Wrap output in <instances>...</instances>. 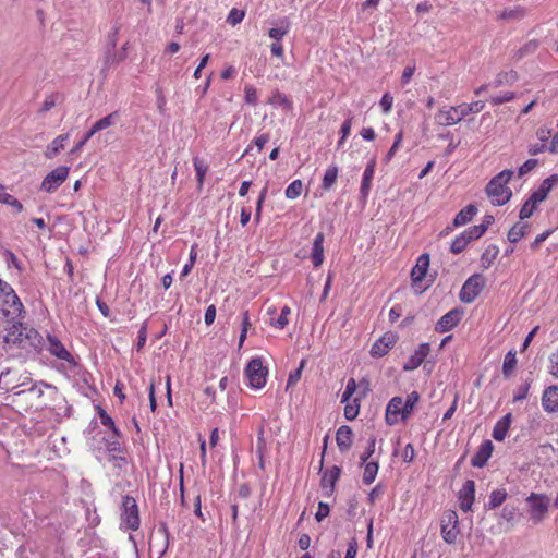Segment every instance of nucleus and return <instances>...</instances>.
<instances>
[{
  "label": "nucleus",
  "instance_id": "obj_1",
  "mask_svg": "<svg viewBox=\"0 0 558 558\" xmlns=\"http://www.w3.org/2000/svg\"><path fill=\"white\" fill-rule=\"evenodd\" d=\"M24 307L13 288L0 280V336L5 343L22 345L37 332L23 325Z\"/></svg>",
  "mask_w": 558,
  "mask_h": 558
},
{
  "label": "nucleus",
  "instance_id": "obj_2",
  "mask_svg": "<svg viewBox=\"0 0 558 558\" xmlns=\"http://www.w3.org/2000/svg\"><path fill=\"white\" fill-rule=\"evenodd\" d=\"M512 174L513 171L504 170L495 175L486 185L485 191L493 205L501 206L511 198L512 192L507 186V183L511 179Z\"/></svg>",
  "mask_w": 558,
  "mask_h": 558
},
{
  "label": "nucleus",
  "instance_id": "obj_3",
  "mask_svg": "<svg viewBox=\"0 0 558 558\" xmlns=\"http://www.w3.org/2000/svg\"><path fill=\"white\" fill-rule=\"evenodd\" d=\"M526 502L530 505L529 513L531 520L535 524L542 522L548 511L549 498L546 495L532 493L526 498Z\"/></svg>",
  "mask_w": 558,
  "mask_h": 558
},
{
  "label": "nucleus",
  "instance_id": "obj_4",
  "mask_svg": "<svg viewBox=\"0 0 558 558\" xmlns=\"http://www.w3.org/2000/svg\"><path fill=\"white\" fill-rule=\"evenodd\" d=\"M485 287V278L480 275L475 274L471 276L463 284L461 291H460V300L463 303H472L481 293V291Z\"/></svg>",
  "mask_w": 558,
  "mask_h": 558
},
{
  "label": "nucleus",
  "instance_id": "obj_5",
  "mask_svg": "<svg viewBox=\"0 0 558 558\" xmlns=\"http://www.w3.org/2000/svg\"><path fill=\"white\" fill-rule=\"evenodd\" d=\"M268 371L263 366L260 359H253L245 368V376L252 388L259 389L265 386Z\"/></svg>",
  "mask_w": 558,
  "mask_h": 558
},
{
  "label": "nucleus",
  "instance_id": "obj_6",
  "mask_svg": "<svg viewBox=\"0 0 558 558\" xmlns=\"http://www.w3.org/2000/svg\"><path fill=\"white\" fill-rule=\"evenodd\" d=\"M458 514L453 510H448L441 519V535L446 543L454 544L459 534Z\"/></svg>",
  "mask_w": 558,
  "mask_h": 558
},
{
  "label": "nucleus",
  "instance_id": "obj_7",
  "mask_svg": "<svg viewBox=\"0 0 558 558\" xmlns=\"http://www.w3.org/2000/svg\"><path fill=\"white\" fill-rule=\"evenodd\" d=\"M70 168L65 166L58 167L50 171L43 180L40 190L47 193H53L66 180Z\"/></svg>",
  "mask_w": 558,
  "mask_h": 558
},
{
  "label": "nucleus",
  "instance_id": "obj_8",
  "mask_svg": "<svg viewBox=\"0 0 558 558\" xmlns=\"http://www.w3.org/2000/svg\"><path fill=\"white\" fill-rule=\"evenodd\" d=\"M123 522L130 530H137L140 526V515L136 501L133 497L125 496L122 502Z\"/></svg>",
  "mask_w": 558,
  "mask_h": 558
},
{
  "label": "nucleus",
  "instance_id": "obj_9",
  "mask_svg": "<svg viewBox=\"0 0 558 558\" xmlns=\"http://www.w3.org/2000/svg\"><path fill=\"white\" fill-rule=\"evenodd\" d=\"M399 421H403V399L393 397L386 409V422L388 425H395Z\"/></svg>",
  "mask_w": 558,
  "mask_h": 558
},
{
  "label": "nucleus",
  "instance_id": "obj_10",
  "mask_svg": "<svg viewBox=\"0 0 558 558\" xmlns=\"http://www.w3.org/2000/svg\"><path fill=\"white\" fill-rule=\"evenodd\" d=\"M475 499V483L472 480L464 482L462 488L459 490L460 509L464 512L471 510Z\"/></svg>",
  "mask_w": 558,
  "mask_h": 558
},
{
  "label": "nucleus",
  "instance_id": "obj_11",
  "mask_svg": "<svg viewBox=\"0 0 558 558\" xmlns=\"http://www.w3.org/2000/svg\"><path fill=\"white\" fill-rule=\"evenodd\" d=\"M461 120L458 106L444 107L435 116V122L439 125H453Z\"/></svg>",
  "mask_w": 558,
  "mask_h": 558
},
{
  "label": "nucleus",
  "instance_id": "obj_12",
  "mask_svg": "<svg viewBox=\"0 0 558 558\" xmlns=\"http://www.w3.org/2000/svg\"><path fill=\"white\" fill-rule=\"evenodd\" d=\"M397 336L392 332H386L381 338H379L372 347L371 354L373 356H384L388 353L389 349H391L397 342Z\"/></svg>",
  "mask_w": 558,
  "mask_h": 558
},
{
  "label": "nucleus",
  "instance_id": "obj_13",
  "mask_svg": "<svg viewBox=\"0 0 558 558\" xmlns=\"http://www.w3.org/2000/svg\"><path fill=\"white\" fill-rule=\"evenodd\" d=\"M558 184V174H553L545 179L541 186L532 193L531 201L533 204H538L547 198L548 193L551 189Z\"/></svg>",
  "mask_w": 558,
  "mask_h": 558
},
{
  "label": "nucleus",
  "instance_id": "obj_14",
  "mask_svg": "<svg viewBox=\"0 0 558 558\" xmlns=\"http://www.w3.org/2000/svg\"><path fill=\"white\" fill-rule=\"evenodd\" d=\"M542 405L548 413L558 412V386H549L542 396Z\"/></svg>",
  "mask_w": 558,
  "mask_h": 558
},
{
  "label": "nucleus",
  "instance_id": "obj_15",
  "mask_svg": "<svg viewBox=\"0 0 558 558\" xmlns=\"http://www.w3.org/2000/svg\"><path fill=\"white\" fill-rule=\"evenodd\" d=\"M461 315L462 313L457 308L449 311L438 320L436 324V330L438 332H446L450 330L460 322Z\"/></svg>",
  "mask_w": 558,
  "mask_h": 558
},
{
  "label": "nucleus",
  "instance_id": "obj_16",
  "mask_svg": "<svg viewBox=\"0 0 558 558\" xmlns=\"http://www.w3.org/2000/svg\"><path fill=\"white\" fill-rule=\"evenodd\" d=\"M494 446L490 440H485L471 460L475 468H483L493 453Z\"/></svg>",
  "mask_w": 558,
  "mask_h": 558
},
{
  "label": "nucleus",
  "instance_id": "obj_17",
  "mask_svg": "<svg viewBox=\"0 0 558 558\" xmlns=\"http://www.w3.org/2000/svg\"><path fill=\"white\" fill-rule=\"evenodd\" d=\"M429 351H430L429 344L422 343L418 347V349L415 350V352L411 355L409 361L404 364L403 368L405 371H413V369L417 368L423 363L425 357L428 355Z\"/></svg>",
  "mask_w": 558,
  "mask_h": 558
},
{
  "label": "nucleus",
  "instance_id": "obj_18",
  "mask_svg": "<svg viewBox=\"0 0 558 558\" xmlns=\"http://www.w3.org/2000/svg\"><path fill=\"white\" fill-rule=\"evenodd\" d=\"M352 428L347 425L339 427L336 434V441L340 451H348L352 446Z\"/></svg>",
  "mask_w": 558,
  "mask_h": 558
},
{
  "label": "nucleus",
  "instance_id": "obj_19",
  "mask_svg": "<svg viewBox=\"0 0 558 558\" xmlns=\"http://www.w3.org/2000/svg\"><path fill=\"white\" fill-rule=\"evenodd\" d=\"M341 470L338 466H332L331 470L326 472L322 478V488L325 492V496H330L333 492L335 484L340 476Z\"/></svg>",
  "mask_w": 558,
  "mask_h": 558
},
{
  "label": "nucleus",
  "instance_id": "obj_20",
  "mask_svg": "<svg viewBox=\"0 0 558 558\" xmlns=\"http://www.w3.org/2000/svg\"><path fill=\"white\" fill-rule=\"evenodd\" d=\"M47 350L52 354L56 355L60 360H70V352L64 348V345L52 336H48L47 338Z\"/></svg>",
  "mask_w": 558,
  "mask_h": 558
},
{
  "label": "nucleus",
  "instance_id": "obj_21",
  "mask_svg": "<svg viewBox=\"0 0 558 558\" xmlns=\"http://www.w3.org/2000/svg\"><path fill=\"white\" fill-rule=\"evenodd\" d=\"M512 422V414L507 413L502 416L495 425L493 429V438L497 441H502L508 433V429Z\"/></svg>",
  "mask_w": 558,
  "mask_h": 558
},
{
  "label": "nucleus",
  "instance_id": "obj_22",
  "mask_svg": "<svg viewBox=\"0 0 558 558\" xmlns=\"http://www.w3.org/2000/svg\"><path fill=\"white\" fill-rule=\"evenodd\" d=\"M429 266V257L427 254H423L418 257L415 267L412 269L411 277L414 283L422 281L426 276Z\"/></svg>",
  "mask_w": 558,
  "mask_h": 558
},
{
  "label": "nucleus",
  "instance_id": "obj_23",
  "mask_svg": "<svg viewBox=\"0 0 558 558\" xmlns=\"http://www.w3.org/2000/svg\"><path fill=\"white\" fill-rule=\"evenodd\" d=\"M324 233L319 232L316 234L313 248H312V262L315 267H319L324 262Z\"/></svg>",
  "mask_w": 558,
  "mask_h": 558
},
{
  "label": "nucleus",
  "instance_id": "obj_24",
  "mask_svg": "<svg viewBox=\"0 0 558 558\" xmlns=\"http://www.w3.org/2000/svg\"><path fill=\"white\" fill-rule=\"evenodd\" d=\"M374 172H375V159H372L368 162V165L366 166L364 173H363V179H362V184H361V195L363 198H366L368 196L372 180L374 178Z\"/></svg>",
  "mask_w": 558,
  "mask_h": 558
},
{
  "label": "nucleus",
  "instance_id": "obj_25",
  "mask_svg": "<svg viewBox=\"0 0 558 558\" xmlns=\"http://www.w3.org/2000/svg\"><path fill=\"white\" fill-rule=\"evenodd\" d=\"M477 208L475 205L470 204L463 209H461L454 217L452 225L454 227H461L466 225L472 220V218L476 215Z\"/></svg>",
  "mask_w": 558,
  "mask_h": 558
},
{
  "label": "nucleus",
  "instance_id": "obj_26",
  "mask_svg": "<svg viewBox=\"0 0 558 558\" xmlns=\"http://www.w3.org/2000/svg\"><path fill=\"white\" fill-rule=\"evenodd\" d=\"M69 134H61L57 136L46 148L44 155L48 159L54 158L64 147V143L68 141Z\"/></svg>",
  "mask_w": 558,
  "mask_h": 558
},
{
  "label": "nucleus",
  "instance_id": "obj_27",
  "mask_svg": "<svg viewBox=\"0 0 558 558\" xmlns=\"http://www.w3.org/2000/svg\"><path fill=\"white\" fill-rule=\"evenodd\" d=\"M290 31V22L287 19L279 20L268 31V35L276 41H280Z\"/></svg>",
  "mask_w": 558,
  "mask_h": 558
},
{
  "label": "nucleus",
  "instance_id": "obj_28",
  "mask_svg": "<svg viewBox=\"0 0 558 558\" xmlns=\"http://www.w3.org/2000/svg\"><path fill=\"white\" fill-rule=\"evenodd\" d=\"M117 118H118V113L112 112V113L106 116L105 118L98 120L97 122H95V124L88 131V136H93L97 132H100V131L113 125L117 121Z\"/></svg>",
  "mask_w": 558,
  "mask_h": 558
},
{
  "label": "nucleus",
  "instance_id": "obj_29",
  "mask_svg": "<svg viewBox=\"0 0 558 558\" xmlns=\"http://www.w3.org/2000/svg\"><path fill=\"white\" fill-rule=\"evenodd\" d=\"M19 386L16 373L8 369L0 374V388L5 390H13Z\"/></svg>",
  "mask_w": 558,
  "mask_h": 558
},
{
  "label": "nucleus",
  "instance_id": "obj_30",
  "mask_svg": "<svg viewBox=\"0 0 558 558\" xmlns=\"http://www.w3.org/2000/svg\"><path fill=\"white\" fill-rule=\"evenodd\" d=\"M499 253V248L496 245H488L481 256V265L483 268L487 269L492 266L494 260L497 258Z\"/></svg>",
  "mask_w": 558,
  "mask_h": 558
},
{
  "label": "nucleus",
  "instance_id": "obj_31",
  "mask_svg": "<svg viewBox=\"0 0 558 558\" xmlns=\"http://www.w3.org/2000/svg\"><path fill=\"white\" fill-rule=\"evenodd\" d=\"M485 107V102L482 100L474 101L472 104H462L458 106L461 119H464L468 114L474 112H481Z\"/></svg>",
  "mask_w": 558,
  "mask_h": 558
},
{
  "label": "nucleus",
  "instance_id": "obj_32",
  "mask_svg": "<svg viewBox=\"0 0 558 558\" xmlns=\"http://www.w3.org/2000/svg\"><path fill=\"white\" fill-rule=\"evenodd\" d=\"M420 400V395L417 391H412L407 396V399L403 400V421H407L411 415L414 405Z\"/></svg>",
  "mask_w": 558,
  "mask_h": 558
},
{
  "label": "nucleus",
  "instance_id": "obj_33",
  "mask_svg": "<svg viewBox=\"0 0 558 558\" xmlns=\"http://www.w3.org/2000/svg\"><path fill=\"white\" fill-rule=\"evenodd\" d=\"M506 498H507V492L504 488L495 489L489 495V500H488V504L486 505V507L488 509H495V508L501 506L504 504V501L506 500Z\"/></svg>",
  "mask_w": 558,
  "mask_h": 558
},
{
  "label": "nucleus",
  "instance_id": "obj_34",
  "mask_svg": "<svg viewBox=\"0 0 558 558\" xmlns=\"http://www.w3.org/2000/svg\"><path fill=\"white\" fill-rule=\"evenodd\" d=\"M517 366V357L514 351H509L504 360L502 374L505 377H510Z\"/></svg>",
  "mask_w": 558,
  "mask_h": 558
},
{
  "label": "nucleus",
  "instance_id": "obj_35",
  "mask_svg": "<svg viewBox=\"0 0 558 558\" xmlns=\"http://www.w3.org/2000/svg\"><path fill=\"white\" fill-rule=\"evenodd\" d=\"M378 472V463L377 462H368L364 466V473H363V482L366 485L372 484L377 475Z\"/></svg>",
  "mask_w": 558,
  "mask_h": 558
},
{
  "label": "nucleus",
  "instance_id": "obj_36",
  "mask_svg": "<svg viewBox=\"0 0 558 558\" xmlns=\"http://www.w3.org/2000/svg\"><path fill=\"white\" fill-rule=\"evenodd\" d=\"M193 163H194V168L196 171L197 183H198V186L201 187L204 183V179H205L206 172L208 170V166L205 162V160H203L198 157L194 158Z\"/></svg>",
  "mask_w": 558,
  "mask_h": 558
},
{
  "label": "nucleus",
  "instance_id": "obj_37",
  "mask_svg": "<svg viewBox=\"0 0 558 558\" xmlns=\"http://www.w3.org/2000/svg\"><path fill=\"white\" fill-rule=\"evenodd\" d=\"M471 242V240L469 239L468 234L463 231L459 236H457L452 244H451V247H450V251L453 253V254H459L461 253L465 246Z\"/></svg>",
  "mask_w": 558,
  "mask_h": 558
},
{
  "label": "nucleus",
  "instance_id": "obj_38",
  "mask_svg": "<svg viewBox=\"0 0 558 558\" xmlns=\"http://www.w3.org/2000/svg\"><path fill=\"white\" fill-rule=\"evenodd\" d=\"M526 228H527V225H520V223L514 225L508 232V240L511 243H517L525 235Z\"/></svg>",
  "mask_w": 558,
  "mask_h": 558
},
{
  "label": "nucleus",
  "instance_id": "obj_39",
  "mask_svg": "<svg viewBox=\"0 0 558 558\" xmlns=\"http://www.w3.org/2000/svg\"><path fill=\"white\" fill-rule=\"evenodd\" d=\"M518 78V75L515 72L513 71H510V72H501L499 73L495 81H494V86L495 87H499L504 84H511L513 82H515Z\"/></svg>",
  "mask_w": 558,
  "mask_h": 558
},
{
  "label": "nucleus",
  "instance_id": "obj_40",
  "mask_svg": "<svg viewBox=\"0 0 558 558\" xmlns=\"http://www.w3.org/2000/svg\"><path fill=\"white\" fill-rule=\"evenodd\" d=\"M338 177V168L336 166L329 167L323 178V187L329 190L336 182Z\"/></svg>",
  "mask_w": 558,
  "mask_h": 558
},
{
  "label": "nucleus",
  "instance_id": "obj_41",
  "mask_svg": "<svg viewBox=\"0 0 558 558\" xmlns=\"http://www.w3.org/2000/svg\"><path fill=\"white\" fill-rule=\"evenodd\" d=\"M303 190V183L301 180H295L289 184L286 189V197L290 199H294L299 197Z\"/></svg>",
  "mask_w": 558,
  "mask_h": 558
},
{
  "label": "nucleus",
  "instance_id": "obj_42",
  "mask_svg": "<svg viewBox=\"0 0 558 558\" xmlns=\"http://www.w3.org/2000/svg\"><path fill=\"white\" fill-rule=\"evenodd\" d=\"M538 47V43L536 40H530L525 45H523L514 54L517 59H521L527 54H531L536 51Z\"/></svg>",
  "mask_w": 558,
  "mask_h": 558
},
{
  "label": "nucleus",
  "instance_id": "obj_43",
  "mask_svg": "<svg viewBox=\"0 0 558 558\" xmlns=\"http://www.w3.org/2000/svg\"><path fill=\"white\" fill-rule=\"evenodd\" d=\"M524 15V12L521 8H515V9H509V10H504L500 14H499V19L501 20H520L522 19Z\"/></svg>",
  "mask_w": 558,
  "mask_h": 558
},
{
  "label": "nucleus",
  "instance_id": "obj_44",
  "mask_svg": "<svg viewBox=\"0 0 558 558\" xmlns=\"http://www.w3.org/2000/svg\"><path fill=\"white\" fill-rule=\"evenodd\" d=\"M251 322H250V317H248V311H245L243 313V318H242V328H241V333H240V338H239V348H241L246 339V333H247V330L248 328L251 327Z\"/></svg>",
  "mask_w": 558,
  "mask_h": 558
},
{
  "label": "nucleus",
  "instance_id": "obj_45",
  "mask_svg": "<svg viewBox=\"0 0 558 558\" xmlns=\"http://www.w3.org/2000/svg\"><path fill=\"white\" fill-rule=\"evenodd\" d=\"M357 385L354 378H350L347 383L345 390L341 397V403H347L356 391Z\"/></svg>",
  "mask_w": 558,
  "mask_h": 558
},
{
  "label": "nucleus",
  "instance_id": "obj_46",
  "mask_svg": "<svg viewBox=\"0 0 558 558\" xmlns=\"http://www.w3.org/2000/svg\"><path fill=\"white\" fill-rule=\"evenodd\" d=\"M357 398L354 399L353 403L347 404L344 408V416L347 420L352 421L359 415L360 404L357 403Z\"/></svg>",
  "mask_w": 558,
  "mask_h": 558
},
{
  "label": "nucleus",
  "instance_id": "obj_47",
  "mask_svg": "<svg viewBox=\"0 0 558 558\" xmlns=\"http://www.w3.org/2000/svg\"><path fill=\"white\" fill-rule=\"evenodd\" d=\"M264 434H265L264 426H260L258 428V436H257V441H256V449H257V452L259 453L260 458L263 457V452L266 449V439L264 437ZM260 466H263L262 460H260Z\"/></svg>",
  "mask_w": 558,
  "mask_h": 558
},
{
  "label": "nucleus",
  "instance_id": "obj_48",
  "mask_svg": "<svg viewBox=\"0 0 558 558\" xmlns=\"http://www.w3.org/2000/svg\"><path fill=\"white\" fill-rule=\"evenodd\" d=\"M291 313L289 306H283L280 316L272 323L274 326L283 329L288 325L287 316Z\"/></svg>",
  "mask_w": 558,
  "mask_h": 558
},
{
  "label": "nucleus",
  "instance_id": "obj_49",
  "mask_svg": "<svg viewBox=\"0 0 558 558\" xmlns=\"http://www.w3.org/2000/svg\"><path fill=\"white\" fill-rule=\"evenodd\" d=\"M402 138H403V134H402V131H400L396 137H395V142L391 146V148L388 150L386 157H385V161L388 162L392 159V157L395 156L397 149L399 148V146L401 145V142H402Z\"/></svg>",
  "mask_w": 558,
  "mask_h": 558
},
{
  "label": "nucleus",
  "instance_id": "obj_50",
  "mask_svg": "<svg viewBox=\"0 0 558 558\" xmlns=\"http://www.w3.org/2000/svg\"><path fill=\"white\" fill-rule=\"evenodd\" d=\"M244 11L242 10H238V9H232L227 17V22L231 25H236L239 24L240 22H242V20L244 19Z\"/></svg>",
  "mask_w": 558,
  "mask_h": 558
},
{
  "label": "nucleus",
  "instance_id": "obj_51",
  "mask_svg": "<svg viewBox=\"0 0 558 558\" xmlns=\"http://www.w3.org/2000/svg\"><path fill=\"white\" fill-rule=\"evenodd\" d=\"M305 363V360H302L299 368L289 375L287 388H289L292 385H295L300 380Z\"/></svg>",
  "mask_w": 558,
  "mask_h": 558
},
{
  "label": "nucleus",
  "instance_id": "obj_52",
  "mask_svg": "<svg viewBox=\"0 0 558 558\" xmlns=\"http://www.w3.org/2000/svg\"><path fill=\"white\" fill-rule=\"evenodd\" d=\"M537 204H533L531 197L524 203L520 210V219H526L533 215Z\"/></svg>",
  "mask_w": 558,
  "mask_h": 558
},
{
  "label": "nucleus",
  "instance_id": "obj_53",
  "mask_svg": "<svg viewBox=\"0 0 558 558\" xmlns=\"http://www.w3.org/2000/svg\"><path fill=\"white\" fill-rule=\"evenodd\" d=\"M514 97H515L514 93L507 92V93H505L502 95L490 97V102L494 106H498V105H501L504 102L511 101L512 99H514Z\"/></svg>",
  "mask_w": 558,
  "mask_h": 558
},
{
  "label": "nucleus",
  "instance_id": "obj_54",
  "mask_svg": "<svg viewBox=\"0 0 558 558\" xmlns=\"http://www.w3.org/2000/svg\"><path fill=\"white\" fill-rule=\"evenodd\" d=\"M464 232L468 234L471 241L476 240L485 233V227H482L481 225L473 226L465 230Z\"/></svg>",
  "mask_w": 558,
  "mask_h": 558
},
{
  "label": "nucleus",
  "instance_id": "obj_55",
  "mask_svg": "<svg viewBox=\"0 0 558 558\" xmlns=\"http://www.w3.org/2000/svg\"><path fill=\"white\" fill-rule=\"evenodd\" d=\"M538 165L537 159H529L519 168V177H523L532 171Z\"/></svg>",
  "mask_w": 558,
  "mask_h": 558
},
{
  "label": "nucleus",
  "instance_id": "obj_56",
  "mask_svg": "<svg viewBox=\"0 0 558 558\" xmlns=\"http://www.w3.org/2000/svg\"><path fill=\"white\" fill-rule=\"evenodd\" d=\"M99 417H100L101 424L110 427L113 430L114 436H118V430L114 427V423H113L112 418L106 413L105 410L99 409Z\"/></svg>",
  "mask_w": 558,
  "mask_h": 558
},
{
  "label": "nucleus",
  "instance_id": "obj_57",
  "mask_svg": "<svg viewBox=\"0 0 558 558\" xmlns=\"http://www.w3.org/2000/svg\"><path fill=\"white\" fill-rule=\"evenodd\" d=\"M245 101L252 106L256 105L257 102V92L251 85L245 86Z\"/></svg>",
  "mask_w": 558,
  "mask_h": 558
},
{
  "label": "nucleus",
  "instance_id": "obj_58",
  "mask_svg": "<svg viewBox=\"0 0 558 558\" xmlns=\"http://www.w3.org/2000/svg\"><path fill=\"white\" fill-rule=\"evenodd\" d=\"M501 517H502V519H505L507 522H513V521L515 520V517H517V508L506 506V507L502 509V511H501Z\"/></svg>",
  "mask_w": 558,
  "mask_h": 558
},
{
  "label": "nucleus",
  "instance_id": "obj_59",
  "mask_svg": "<svg viewBox=\"0 0 558 558\" xmlns=\"http://www.w3.org/2000/svg\"><path fill=\"white\" fill-rule=\"evenodd\" d=\"M57 98H58V95H49V96H47L46 99L44 100L39 111L40 112L49 111L51 108H53L56 106Z\"/></svg>",
  "mask_w": 558,
  "mask_h": 558
},
{
  "label": "nucleus",
  "instance_id": "obj_60",
  "mask_svg": "<svg viewBox=\"0 0 558 558\" xmlns=\"http://www.w3.org/2000/svg\"><path fill=\"white\" fill-rule=\"evenodd\" d=\"M375 444H376V439H375V437H372L368 441V446H367L366 450L361 456V460L363 463L366 462L372 457V454L375 452Z\"/></svg>",
  "mask_w": 558,
  "mask_h": 558
},
{
  "label": "nucleus",
  "instance_id": "obj_61",
  "mask_svg": "<svg viewBox=\"0 0 558 558\" xmlns=\"http://www.w3.org/2000/svg\"><path fill=\"white\" fill-rule=\"evenodd\" d=\"M329 514V506L323 501L318 504V510L315 518L318 522L323 521Z\"/></svg>",
  "mask_w": 558,
  "mask_h": 558
},
{
  "label": "nucleus",
  "instance_id": "obj_62",
  "mask_svg": "<svg viewBox=\"0 0 558 558\" xmlns=\"http://www.w3.org/2000/svg\"><path fill=\"white\" fill-rule=\"evenodd\" d=\"M146 337H147V324L144 323L138 331V340L136 348L140 351L146 343Z\"/></svg>",
  "mask_w": 558,
  "mask_h": 558
},
{
  "label": "nucleus",
  "instance_id": "obj_63",
  "mask_svg": "<svg viewBox=\"0 0 558 558\" xmlns=\"http://www.w3.org/2000/svg\"><path fill=\"white\" fill-rule=\"evenodd\" d=\"M393 98L390 94L386 93L380 100V106L385 113H388L391 110Z\"/></svg>",
  "mask_w": 558,
  "mask_h": 558
},
{
  "label": "nucleus",
  "instance_id": "obj_64",
  "mask_svg": "<svg viewBox=\"0 0 558 558\" xmlns=\"http://www.w3.org/2000/svg\"><path fill=\"white\" fill-rule=\"evenodd\" d=\"M550 374L558 378V350L550 356Z\"/></svg>",
  "mask_w": 558,
  "mask_h": 558
}]
</instances>
